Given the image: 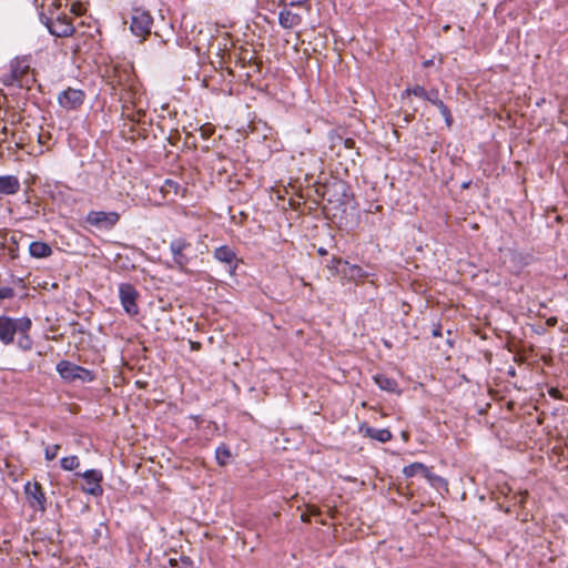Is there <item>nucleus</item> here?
I'll list each match as a JSON object with an SVG mask.
<instances>
[{"instance_id":"nucleus-1","label":"nucleus","mask_w":568,"mask_h":568,"mask_svg":"<svg viewBox=\"0 0 568 568\" xmlns=\"http://www.w3.org/2000/svg\"><path fill=\"white\" fill-rule=\"evenodd\" d=\"M36 81L30 64L26 59H16L10 63V71L2 77V83L7 87L16 85L30 89Z\"/></svg>"},{"instance_id":"nucleus-2","label":"nucleus","mask_w":568,"mask_h":568,"mask_svg":"<svg viewBox=\"0 0 568 568\" xmlns=\"http://www.w3.org/2000/svg\"><path fill=\"white\" fill-rule=\"evenodd\" d=\"M32 322L29 317L22 316L13 318L7 315L0 316V342L3 345H10L14 342L18 332L30 331Z\"/></svg>"},{"instance_id":"nucleus-3","label":"nucleus","mask_w":568,"mask_h":568,"mask_svg":"<svg viewBox=\"0 0 568 568\" xmlns=\"http://www.w3.org/2000/svg\"><path fill=\"white\" fill-rule=\"evenodd\" d=\"M55 369L61 378L67 382L81 381L83 383H90L95 379V374L92 371L67 359L60 361Z\"/></svg>"},{"instance_id":"nucleus-4","label":"nucleus","mask_w":568,"mask_h":568,"mask_svg":"<svg viewBox=\"0 0 568 568\" xmlns=\"http://www.w3.org/2000/svg\"><path fill=\"white\" fill-rule=\"evenodd\" d=\"M40 19L49 32L58 38L69 37L74 31L71 19L65 13L51 12L50 17L41 14Z\"/></svg>"},{"instance_id":"nucleus-5","label":"nucleus","mask_w":568,"mask_h":568,"mask_svg":"<svg viewBox=\"0 0 568 568\" xmlns=\"http://www.w3.org/2000/svg\"><path fill=\"white\" fill-rule=\"evenodd\" d=\"M110 78L113 90L126 91L132 94L135 90V79L132 69L129 67L114 65ZM131 98V95H129Z\"/></svg>"},{"instance_id":"nucleus-6","label":"nucleus","mask_w":568,"mask_h":568,"mask_svg":"<svg viewBox=\"0 0 568 568\" xmlns=\"http://www.w3.org/2000/svg\"><path fill=\"white\" fill-rule=\"evenodd\" d=\"M153 18L149 11L136 8L132 11L130 29L135 37L144 40L151 33Z\"/></svg>"},{"instance_id":"nucleus-7","label":"nucleus","mask_w":568,"mask_h":568,"mask_svg":"<svg viewBox=\"0 0 568 568\" xmlns=\"http://www.w3.org/2000/svg\"><path fill=\"white\" fill-rule=\"evenodd\" d=\"M119 220L120 214L114 211H90L85 217L88 224L105 231L112 230L118 224Z\"/></svg>"},{"instance_id":"nucleus-8","label":"nucleus","mask_w":568,"mask_h":568,"mask_svg":"<svg viewBox=\"0 0 568 568\" xmlns=\"http://www.w3.org/2000/svg\"><path fill=\"white\" fill-rule=\"evenodd\" d=\"M119 297L121 301V305L123 306L128 315L135 316L139 314L140 310L136 304L139 292L132 284L121 283L119 285Z\"/></svg>"},{"instance_id":"nucleus-9","label":"nucleus","mask_w":568,"mask_h":568,"mask_svg":"<svg viewBox=\"0 0 568 568\" xmlns=\"http://www.w3.org/2000/svg\"><path fill=\"white\" fill-rule=\"evenodd\" d=\"M191 247V243L183 237L174 239L170 243V251L176 267L184 271L190 262L186 251Z\"/></svg>"},{"instance_id":"nucleus-10","label":"nucleus","mask_w":568,"mask_h":568,"mask_svg":"<svg viewBox=\"0 0 568 568\" xmlns=\"http://www.w3.org/2000/svg\"><path fill=\"white\" fill-rule=\"evenodd\" d=\"M85 94L82 90L68 88L58 95L59 104L67 110H75L84 102Z\"/></svg>"},{"instance_id":"nucleus-11","label":"nucleus","mask_w":568,"mask_h":568,"mask_svg":"<svg viewBox=\"0 0 568 568\" xmlns=\"http://www.w3.org/2000/svg\"><path fill=\"white\" fill-rule=\"evenodd\" d=\"M24 494L32 508L40 511L45 510V495L39 483L28 481L24 486Z\"/></svg>"},{"instance_id":"nucleus-12","label":"nucleus","mask_w":568,"mask_h":568,"mask_svg":"<svg viewBox=\"0 0 568 568\" xmlns=\"http://www.w3.org/2000/svg\"><path fill=\"white\" fill-rule=\"evenodd\" d=\"M85 480L87 486L82 487L83 491L93 496H101L103 488L101 483L103 480L102 471L99 469H89L80 474Z\"/></svg>"},{"instance_id":"nucleus-13","label":"nucleus","mask_w":568,"mask_h":568,"mask_svg":"<svg viewBox=\"0 0 568 568\" xmlns=\"http://www.w3.org/2000/svg\"><path fill=\"white\" fill-rule=\"evenodd\" d=\"M214 258H216L221 263H225L230 267V273L233 274L237 264H236V254L235 252L227 245L219 246L213 252Z\"/></svg>"},{"instance_id":"nucleus-14","label":"nucleus","mask_w":568,"mask_h":568,"mask_svg":"<svg viewBox=\"0 0 568 568\" xmlns=\"http://www.w3.org/2000/svg\"><path fill=\"white\" fill-rule=\"evenodd\" d=\"M426 101L430 102L433 105H435L439 110V112H440L442 116L444 118L446 124L448 126H450L452 123H453V116H452L450 110L439 99V93H438L437 89L429 90V97H427Z\"/></svg>"},{"instance_id":"nucleus-15","label":"nucleus","mask_w":568,"mask_h":568,"mask_svg":"<svg viewBox=\"0 0 568 568\" xmlns=\"http://www.w3.org/2000/svg\"><path fill=\"white\" fill-rule=\"evenodd\" d=\"M20 190L19 179L14 175H0V193L13 195Z\"/></svg>"},{"instance_id":"nucleus-16","label":"nucleus","mask_w":568,"mask_h":568,"mask_svg":"<svg viewBox=\"0 0 568 568\" xmlns=\"http://www.w3.org/2000/svg\"><path fill=\"white\" fill-rule=\"evenodd\" d=\"M302 22V17L291 10L283 9L278 13V23L284 29H293Z\"/></svg>"},{"instance_id":"nucleus-17","label":"nucleus","mask_w":568,"mask_h":568,"mask_svg":"<svg viewBox=\"0 0 568 568\" xmlns=\"http://www.w3.org/2000/svg\"><path fill=\"white\" fill-rule=\"evenodd\" d=\"M361 430L366 437L375 439L379 443H387L392 439V433L387 428H374L369 426H362Z\"/></svg>"},{"instance_id":"nucleus-18","label":"nucleus","mask_w":568,"mask_h":568,"mask_svg":"<svg viewBox=\"0 0 568 568\" xmlns=\"http://www.w3.org/2000/svg\"><path fill=\"white\" fill-rule=\"evenodd\" d=\"M29 253L32 257L44 258L52 254V248L48 243L34 241L29 245Z\"/></svg>"},{"instance_id":"nucleus-19","label":"nucleus","mask_w":568,"mask_h":568,"mask_svg":"<svg viewBox=\"0 0 568 568\" xmlns=\"http://www.w3.org/2000/svg\"><path fill=\"white\" fill-rule=\"evenodd\" d=\"M374 381L377 384V386L386 392L389 393H399L398 384L396 379L388 377L384 374H378L374 376Z\"/></svg>"},{"instance_id":"nucleus-20","label":"nucleus","mask_w":568,"mask_h":568,"mask_svg":"<svg viewBox=\"0 0 568 568\" xmlns=\"http://www.w3.org/2000/svg\"><path fill=\"white\" fill-rule=\"evenodd\" d=\"M338 265H343L342 274L344 276H348L349 278H361L365 275L363 268L358 265H351L347 261L344 260H335Z\"/></svg>"},{"instance_id":"nucleus-21","label":"nucleus","mask_w":568,"mask_h":568,"mask_svg":"<svg viewBox=\"0 0 568 568\" xmlns=\"http://www.w3.org/2000/svg\"><path fill=\"white\" fill-rule=\"evenodd\" d=\"M424 473H427V466L422 463H413L403 468V474L406 477H414L416 475L423 476Z\"/></svg>"},{"instance_id":"nucleus-22","label":"nucleus","mask_w":568,"mask_h":568,"mask_svg":"<svg viewBox=\"0 0 568 568\" xmlns=\"http://www.w3.org/2000/svg\"><path fill=\"white\" fill-rule=\"evenodd\" d=\"M18 347L23 352L31 351L33 347V341L29 335V331L18 332Z\"/></svg>"},{"instance_id":"nucleus-23","label":"nucleus","mask_w":568,"mask_h":568,"mask_svg":"<svg viewBox=\"0 0 568 568\" xmlns=\"http://www.w3.org/2000/svg\"><path fill=\"white\" fill-rule=\"evenodd\" d=\"M215 458L220 466H225L231 458V450L226 445H221L215 450Z\"/></svg>"},{"instance_id":"nucleus-24","label":"nucleus","mask_w":568,"mask_h":568,"mask_svg":"<svg viewBox=\"0 0 568 568\" xmlns=\"http://www.w3.org/2000/svg\"><path fill=\"white\" fill-rule=\"evenodd\" d=\"M60 464H61L62 469L71 471V470L77 469L80 466V460H79L78 456L71 455V456L63 457L60 460Z\"/></svg>"},{"instance_id":"nucleus-25","label":"nucleus","mask_w":568,"mask_h":568,"mask_svg":"<svg viewBox=\"0 0 568 568\" xmlns=\"http://www.w3.org/2000/svg\"><path fill=\"white\" fill-rule=\"evenodd\" d=\"M405 93L408 94V95L413 94V95H415L417 98H420V99H424V100H427V97H429V91H426L424 89V87L418 85V84L413 87V88H407L405 90Z\"/></svg>"},{"instance_id":"nucleus-26","label":"nucleus","mask_w":568,"mask_h":568,"mask_svg":"<svg viewBox=\"0 0 568 568\" xmlns=\"http://www.w3.org/2000/svg\"><path fill=\"white\" fill-rule=\"evenodd\" d=\"M423 477L433 486L437 487L439 484L444 483V479L432 473L430 469L427 467V473H424Z\"/></svg>"},{"instance_id":"nucleus-27","label":"nucleus","mask_w":568,"mask_h":568,"mask_svg":"<svg viewBox=\"0 0 568 568\" xmlns=\"http://www.w3.org/2000/svg\"><path fill=\"white\" fill-rule=\"evenodd\" d=\"M61 446L55 444V445H51V446H47L45 449H44V458L47 462H51L57 456H58V453L60 450Z\"/></svg>"},{"instance_id":"nucleus-28","label":"nucleus","mask_w":568,"mask_h":568,"mask_svg":"<svg viewBox=\"0 0 568 568\" xmlns=\"http://www.w3.org/2000/svg\"><path fill=\"white\" fill-rule=\"evenodd\" d=\"M308 509H310V514H302V515H301V519H302V521H304V523H310V521H311V516H317V515H320V509H318V508H316V507L312 506V507H310Z\"/></svg>"},{"instance_id":"nucleus-29","label":"nucleus","mask_w":568,"mask_h":568,"mask_svg":"<svg viewBox=\"0 0 568 568\" xmlns=\"http://www.w3.org/2000/svg\"><path fill=\"white\" fill-rule=\"evenodd\" d=\"M308 0H281V4L284 7H301L305 4Z\"/></svg>"},{"instance_id":"nucleus-30","label":"nucleus","mask_w":568,"mask_h":568,"mask_svg":"<svg viewBox=\"0 0 568 568\" xmlns=\"http://www.w3.org/2000/svg\"><path fill=\"white\" fill-rule=\"evenodd\" d=\"M14 292L11 287H1L0 288V300H7L13 297Z\"/></svg>"},{"instance_id":"nucleus-31","label":"nucleus","mask_w":568,"mask_h":568,"mask_svg":"<svg viewBox=\"0 0 568 568\" xmlns=\"http://www.w3.org/2000/svg\"><path fill=\"white\" fill-rule=\"evenodd\" d=\"M144 115V112L142 110H139L136 111L135 114H128L126 116L132 121V122H140L141 121V118Z\"/></svg>"},{"instance_id":"nucleus-32","label":"nucleus","mask_w":568,"mask_h":568,"mask_svg":"<svg viewBox=\"0 0 568 568\" xmlns=\"http://www.w3.org/2000/svg\"><path fill=\"white\" fill-rule=\"evenodd\" d=\"M200 131H201L202 138H204V139L210 138L211 134H212V129L211 128H203L202 126V128H200Z\"/></svg>"},{"instance_id":"nucleus-33","label":"nucleus","mask_w":568,"mask_h":568,"mask_svg":"<svg viewBox=\"0 0 568 568\" xmlns=\"http://www.w3.org/2000/svg\"><path fill=\"white\" fill-rule=\"evenodd\" d=\"M548 393L552 398L559 399L561 397L560 390L558 388H550Z\"/></svg>"},{"instance_id":"nucleus-34","label":"nucleus","mask_w":568,"mask_h":568,"mask_svg":"<svg viewBox=\"0 0 568 568\" xmlns=\"http://www.w3.org/2000/svg\"><path fill=\"white\" fill-rule=\"evenodd\" d=\"M433 337H440L442 336V326L437 325L432 331Z\"/></svg>"},{"instance_id":"nucleus-35","label":"nucleus","mask_w":568,"mask_h":568,"mask_svg":"<svg viewBox=\"0 0 568 568\" xmlns=\"http://www.w3.org/2000/svg\"><path fill=\"white\" fill-rule=\"evenodd\" d=\"M344 145L347 149H353L355 145V141L353 139L347 138L344 140Z\"/></svg>"},{"instance_id":"nucleus-36","label":"nucleus","mask_w":568,"mask_h":568,"mask_svg":"<svg viewBox=\"0 0 568 568\" xmlns=\"http://www.w3.org/2000/svg\"><path fill=\"white\" fill-rule=\"evenodd\" d=\"M335 260H337V258H336V257H334V258L332 260V266H331V267H332V268H335L338 273H342L343 265H338V264L336 263V261H335Z\"/></svg>"},{"instance_id":"nucleus-37","label":"nucleus","mask_w":568,"mask_h":568,"mask_svg":"<svg viewBox=\"0 0 568 568\" xmlns=\"http://www.w3.org/2000/svg\"><path fill=\"white\" fill-rule=\"evenodd\" d=\"M526 496H527V493H520V498H519V500H518V503H519L520 505H523V504L525 503V500H526Z\"/></svg>"},{"instance_id":"nucleus-38","label":"nucleus","mask_w":568,"mask_h":568,"mask_svg":"<svg viewBox=\"0 0 568 568\" xmlns=\"http://www.w3.org/2000/svg\"><path fill=\"white\" fill-rule=\"evenodd\" d=\"M169 564H170V566H171V567H175V566H178V561H176V559H175V558H170V559H169Z\"/></svg>"},{"instance_id":"nucleus-39","label":"nucleus","mask_w":568,"mask_h":568,"mask_svg":"<svg viewBox=\"0 0 568 568\" xmlns=\"http://www.w3.org/2000/svg\"><path fill=\"white\" fill-rule=\"evenodd\" d=\"M430 64H432V60H428V61H425V62H424V65H425V67H428V65H430Z\"/></svg>"},{"instance_id":"nucleus-40","label":"nucleus","mask_w":568,"mask_h":568,"mask_svg":"<svg viewBox=\"0 0 568 568\" xmlns=\"http://www.w3.org/2000/svg\"><path fill=\"white\" fill-rule=\"evenodd\" d=\"M318 253H320L321 255H323V254H326V251H325L324 248H320V250H318Z\"/></svg>"}]
</instances>
